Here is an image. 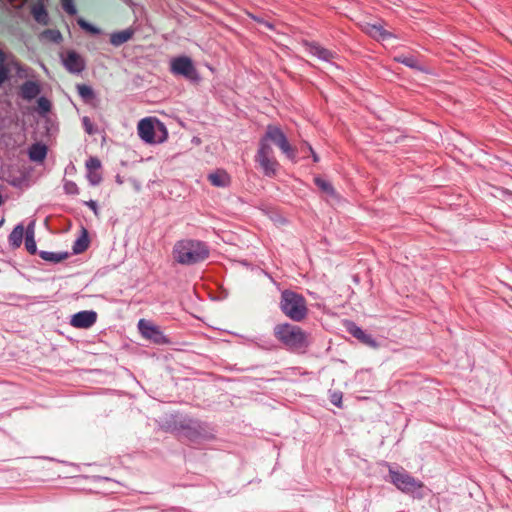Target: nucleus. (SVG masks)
<instances>
[{
	"label": "nucleus",
	"instance_id": "obj_21",
	"mask_svg": "<svg viewBox=\"0 0 512 512\" xmlns=\"http://www.w3.org/2000/svg\"><path fill=\"white\" fill-rule=\"evenodd\" d=\"M77 91H78L79 96L85 102H89L92 99H94V97H95L93 89L90 86L86 85V84H78L77 85Z\"/></svg>",
	"mask_w": 512,
	"mask_h": 512
},
{
	"label": "nucleus",
	"instance_id": "obj_28",
	"mask_svg": "<svg viewBox=\"0 0 512 512\" xmlns=\"http://www.w3.org/2000/svg\"><path fill=\"white\" fill-rule=\"evenodd\" d=\"M43 36L49 38L51 41L59 42L62 39L61 33L58 30L47 29L43 32Z\"/></svg>",
	"mask_w": 512,
	"mask_h": 512
},
{
	"label": "nucleus",
	"instance_id": "obj_22",
	"mask_svg": "<svg viewBox=\"0 0 512 512\" xmlns=\"http://www.w3.org/2000/svg\"><path fill=\"white\" fill-rule=\"evenodd\" d=\"M88 237L87 232L84 230L83 235L79 237L73 245V251L76 254L84 252L88 248Z\"/></svg>",
	"mask_w": 512,
	"mask_h": 512
},
{
	"label": "nucleus",
	"instance_id": "obj_36",
	"mask_svg": "<svg viewBox=\"0 0 512 512\" xmlns=\"http://www.w3.org/2000/svg\"><path fill=\"white\" fill-rule=\"evenodd\" d=\"M84 204L87 205L96 216H99L97 203L94 200L85 201Z\"/></svg>",
	"mask_w": 512,
	"mask_h": 512
},
{
	"label": "nucleus",
	"instance_id": "obj_9",
	"mask_svg": "<svg viewBox=\"0 0 512 512\" xmlns=\"http://www.w3.org/2000/svg\"><path fill=\"white\" fill-rule=\"evenodd\" d=\"M64 67L73 74L81 73L85 68L83 58L75 51L70 50L62 59Z\"/></svg>",
	"mask_w": 512,
	"mask_h": 512
},
{
	"label": "nucleus",
	"instance_id": "obj_29",
	"mask_svg": "<svg viewBox=\"0 0 512 512\" xmlns=\"http://www.w3.org/2000/svg\"><path fill=\"white\" fill-rule=\"evenodd\" d=\"M86 168L88 171H97L101 168V162L96 157H90L86 161Z\"/></svg>",
	"mask_w": 512,
	"mask_h": 512
},
{
	"label": "nucleus",
	"instance_id": "obj_2",
	"mask_svg": "<svg viewBox=\"0 0 512 512\" xmlns=\"http://www.w3.org/2000/svg\"><path fill=\"white\" fill-rule=\"evenodd\" d=\"M274 336L286 348L303 352L309 346L308 334L299 326L282 323L274 327Z\"/></svg>",
	"mask_w": 512,
	"mask_h": 512
},
{
	"label": "nucleus",
	"instance_id": "obj_37",
	"mask_svg": "<svg viewBox=\"0 0 512 512\" xmlns=\"http://www.w3.org/2000/svg\"><path fill=\"white\" fill-rule=\"evenodd\" d=\"M341 400H342V396L340 394H333L332 395L331 402L334 405L340 406Z\"/></svg>",
	"mask_w": 512,
	"mask_h": 512
},
{
	"label": "nucleus",
	"instance_id": "obj_17",
	"mask_svg": "<svg viewBox=\"0 0 512 512\" xmlns=\"http://www.w3.org/2000/svg\"><path fill=\"white\" fill-rule=\"evenodd\" d=\"M208 179L216 187H226L230 184V176L223 170L209 174Z\"/></svg>",
	"mask_w": 512,
	"mask_h": 512
},
{
	"label": "nucleus",
	"instance_id": "obj_1",
	"mask_svg": "<svg viewBox=\"0 0 512 512\" xmlns=\"http://www.w3.org/2000/svg\"><path fill=\"white\" fill-rule=\"evenodd\" d=\"M172 253L176 262L182 265H193L207 259L209 249L201 241L183 239L175 243Z\"/></svg>",
	"mask_w": 512,
	"mask_h": 512
},
{
	"label": "nucleus",
	"instance_id": "obj_38",
	"mask_svg": "<svg viewBox=\"0 0 512 512\" xmlns=\"http://www.w3.org/2000/svg\"><path fill=\"white\" fill-rule=\"evenodd\" d=\"M6 59H7L6 53L0 49V64H2V66H7L5 64Z\"/></svg>",
	"mask_w": 512,
	"mask_h": 512
},
{
	"label": "nucleus",
	"instance_id": "obj_35",
	"mask_svg": "<svg viewBox=\"0 0 512 512\" xmlns=\"http://www.w3.org/2000/svg\"><path fill=\"white\" fill-rule=\"evenodd\" d=\"M82 122H83V126H84L85 131L88 134H93L94 133V129H93V124H92L91 120L88 117L85 116V117H83Z\"/></svg>",
	"mask_w": 512,
	"mask_h": 512
},
{
	"label": "nucleus",
	"instance_id": "obj_23",
	"mask_svg": "<svg viewBox=\"0 0 512 512\" xmlns=\"http://www.w3.org/2000/svg\"><path fill=\"white\" fill-rule=\"evenodd\" d=\"M25 247L30 254H35L37 251L36 242L34 239V231L28 228L25 238Z\"/></svg>",
	"mask_w": 512,
	"mask_h": 512
},
{
	"label": "nucleus",
	"instance_id": "obj_3",
	"mask_svg": "<svg viewBox=\"0 0 512 512\" xmlns=\"http://www.w3.org/2000/svg\"><path fill=\"white\" fill-rule=\"evenodd\" d=\"M280 309L286 317L295 322H301L308 314L306 299L292 290L282 291Z\"/></svg>",
	"mask_w": 512,
	"mask_h": 512
},
{
	"label": "nucleus",
	"instance_id": "obj_32",
	"mask_svg": "<svg viewBox=\"0 0 512 512\" xmlns=\"http://www.w3.org/2000/svg\"><path fill=\"white\" fill-rule=\"evenodd\" d=\"M87 179L92 185H98L102 181V176L97 171H88Z\"/></svg>",
	"mask_w": 512,
	"mask_h": 512
},
{
	"label": "nucleus",
	"instance_id": "obj_11",
	"mask_svg": "<svg viewBox=\"0 0 512 512\" xmlns=\"http://www.w3.org/2000/svg\"><path fill=\"white\" fill-rule=\"evenodd\" d=\"M137 129L138 135L142 140H144L147 143L155 142V129L151 118H144L140 120Z\"/></svg>",
	"mask_w": 512,
	"mask_h": 512
},
{
	"label": "nucleus",
	"instance_id": "obj_27",
	"mask_svg": "<svg viewBox=\"0 0 512 512\" xmlns=\"http://www.w3.org/2000/svg\"><path fill=\"white\" fill-rule=\"evenodd\" d=\"M63 188L65 193L69 195H77L79 193V188L73 181H65Z\"/></svg>",
	"mask_w": 512,
	"mask_h": 512
},
{
	"label": "nucleus",
	"instance_id": "obj_16",
	"mask_svg": "<svg viewBox=\"0 0 512 512\" xmlns=\"http://www.w3.org/2000/svg\"><path fill=\"white\" fill-rule=\"evenodd\" d=\"M348 331L362 343L367 344L371 347L377 346L375 340L371 336L367 335L361 328H359L355 324L350 323Z\"/></svg>",
	"mask_w": 512,
	"mask_h": 512
},
{
	"label": "nucleus",
	"instance_id": "obj_26",
	"mask_svg": "<svg viewBox=\"0 0 512 512\" xmlns=\"http://www.w3.org/2000/svg\"><path fill=\"white\" fill-rule=\"evenodd\" d=\"M33 16L35 18V20L39 23H46V19H47V12L45 10V8L43 6H40L38 8H34L33 11Z\"/></svg>",
	"mask_w": 512,
	"mask_h": 512
},
{
	"label": "nucleus",
	"instance_id": "obj_4",
	"mask_svg": "<svg viewBox=\"0 0 512 512\" xmlns=\"http://www.w3.org/2000/svg\"><path fill=\"white\" fill-rule=\"evenodd\" d=\"M170 71L174 75L183 76L187 80L197 82L200 80L198 71L188 56H178L171 60Z\"/></svg>",
	"mask_w": 512,
	"mask_h": 512
},
{
	"label": "nucleus",
	"instance_id": "obj_8",
	"mask_svg": "<svg viewBox=\"0 0 512 512\" xmlns=\"http://www.w3.org/2000/svg\"><path fill=\"white\" fill-rule=\"evenodd\" d=\"M138 328L143 337L153 341L156 344H162L167 342L165 336L160 331V329L149 321L141 319L138 323Z\"/></svg>",
	"mask_w": 512,
	"mask_h": 512
},
{
	"label": "nucleus",
	"instance_id": "obj_13",
	"mask_svg": "<svg viewBox=\"0 0 512 512\" xmlns=\"http://www.w3.org/2000/svg\"><path fill=\"white\" fill-rule=\"evenodd\" d=\"M134 34L135 30L133 28H127L122 31L114 32L110 35V43L115 47L121 46L122 44L128 42Z\"/></svg>",
	"mask_w": 512,
	"mask_h": 512
},
{
	"label": "nucleus",
	"instance_id": "obj_12",
	"mask_svg": "<svg viewBox=\"0 0 512 512\" xmlns=\"http://www.w3.org/2000/svg\"><path fill=\"white\" fill-rule=\"evenodd\" d=\"M305 49L312 56L324 61H330L335 57V52L322 47L316 42H306Z\"/></svg>",
	"mask_w": 512,
	"mask_h": 512
},
{
	"label": "nucleus",
	"instance_id": "obj_40",
	"mask_svg": "<svg viewBox=\"0 0 512 512\" xmlns=\"http://www.w3.org/2000/svg\"><path fill=\"white\" fill-rule=\"evenodd\" d=\"M2 223H3V220L0 221V226L2 225Z\"/></svg>",
	"mask_w": 512,
	"mask_h": 512
},
{
	"label": "nucleus",
	"instance_id": "obj_5",
	"mask_svg": "<svg viewBox=\"0 0 512 512\" xmlns=\"http://www.w3.org/2000/svg\"><path fill=\"white\" fill-rule=\"evenodd\" d=\"M256 162L259 163L266 176L275 175L279 163L273 156L272 147L266 142L265 139L260 140L259 149L256 155Z\"/></svg>",
	"mask_w": 512,
	"mask_h": 512
},
{
	"label": "nucleus",
	"instance_id": "obj_33",
	"mask_svg": "<svg viewBox=\"0 0 512 512\" xmlns=\"http://www.w3.org/2000/svg\"><path fill=\"white\" fill-rule=\"evenodd\" d=\"M78 24L81 28H83L84 30L92 33V34H97L99 33V29L92 26L91 24H89L88 22H86L85 20L83 19H79L78 20Z\"/></svg>",
	"mask_w": 512,
	"mask_h": 512
},
{
	"label": "nucleus",
	"instance_id": "obj_14",
	"mask_svg": "<svg viewBox=\"0 0 512 512\" xmlns=\"http://www.w3.org/2000/svg\"><path fill=\"white\" fill-rule=\"evenodd\" d=\"M365 32L377 40H387L392 34L386 31L380 24H370L365 26Z\"/></svg>",
	"mask_w": 512,
	"mask_h": 512
},
{
	"label": "nucleus",
	"instance_id": "obj_10",
	"mask_svg": "<svg viewBox=\"0 0 512 512\" xmlns=\"http://www.w3.org/2000/svg\"><path fill=\"white\" fill-rule=\"evenodd\" d=\"M97 313L94 311H81L74 314L70 324L75 328L87 329L95 324Z\"/></svg>",
	"mask_w": 512,
	"mask_h": 512
},
{
	"label": "nucleus",
	"instance_id": "obj_7",
	"mask_svg": "<svg viewBox=\"0 0 512 512\" xmlns=\"http://www.w3.org/2000/svg\"><path fill=\"white\" fill-rule=\"evenodd\" d=\"M262 139H265L266 142L268 143V141H272L276 146H278L281 151L286 154V156L290 159H294L295 156H296V150L295 148H293L286 136L284 135V133L282 132V130L277 127V126H273V125H268L267 126V129H266V133H265V136L262 138Z\"/></svg>",
	"mask_w": 512,
	"mask_h": 512
},
{
	"label": "nucleus",
	"instance_id": "obj_39",
	"mask_svg": "<svg viewBox=\"0 0 512 512\" xmlns=\"http://www.w3.org/2000/svg\"><path fill=\"white\" fill-rule=\"evenodd\" d=\"M309 150L311 151V154H312V157H313V160L314 162H318L319 161V157L318 155L313 151L312 147L309 146Z\"/></svg>",
	"mask_w": 512,
	"mask_h": 512
},
{
	"label": "nucleus",
	"instance_id": "obj_20",
	"mask_svg": "<svg viewBox=\"0 0 512 512\" xmlns=\"http://www.w3.org/2000/svg\"><path fill=\"white\" fill-rule=\"evenodd\" d=\"M39 255L43 260L50 261L53 263H59L69 256L67 252L55 253L49 251H41Z\"/></svg>",
	"mask_w": 512,
	"mask_h": 512
},
{
	"label": "nucleus",
	"instance_id": "obj_31",
	"mask_svg": "<svg viewBox=\"0 0 512 512\" xmlns=\"http://www.w3.org/2000/svg\"><path fill=\"white\" fill-rule=\"evenodd\" d=\"M37 105H38V108H39L40 112H42V113H47V112L50 111L51 103L45 97L39 98L37 100Z\"/></svg>",
	"mask_w": 512,
	"mask_h": 512
},
{
	"label": "nucleus",
	"instance_id": "obj_24",
	"mask_svg": "<svg viewBox=\"0 0 512 512\" xmlns=\"http://www.w3.org/2000/svg\"><path fill=\"white\" fill-rule=\"evenodd\" d=\"M314 182L323 192L332 196L335 195V190L328 181L317 177L314 179Z\"/></svg>",
	"mask_w": 512,
	"mask_h": 512
},
{
	"label": "nucleus",
	"instance_id": "obj_18",
	"mask_svg": "<svg viewBox=\"0 0 512 512\" xmlns=\"http://www.w3.org/2000/svg\"><path fill=\"white\" fill-rule=\"evenodd\" d=\"M47 155V147L40 143L33 144L29 149V158L35 162H42Z\"/></svg>",
	"mask_w": 512,
	"mask_h": 512
},
{
	"label": "nucleus",
	"instance_id": "obj_30",
	"mask_svg": "<svg viewBox=\"0 0 512 512\" xmlns=\"http://www.w3.org/2000/svg\"><path fill=\"white\" fill-rule=\"evenodd\" d=\"M61 4H62L63 9L69 15H75L77 13V9L73 3V0H61Z\"/></svg>",
	"mask_w": 512,
	"mask_h": 512
},
{
	"label": "nucleus",
	"instance_id": "obj_6",
	"mask_svg": "<svg viewBox=\"0 0 512 512\" xmlns=\"http://www.w3.org/2000/svg\"><path fill=\"white\" fill-rule=\"evenodd\" d=\"M389 476L391 482L404 493H412L423 487V482L414 478L403 469L401 471L390 469Z\"/></svg>",
	"mask_w": 512,
	"mask_h": 512
},
{
	"label": "nucleus",
	"instance_id": "obj_15",
	"mask_svg": "<svg viewBox=\"0 0 512 512\" xmlns=\"http://www.w3.org/2000/svg\"><path fill=\"white\" fill-rule=\"evenodd\" d=\"M20 93L23 99L32 100L40 93V87L35 81H26L20 87Z\"/></svg>",
	"mask_w": 512,
	"mask_h": 512
},
{
	"label": "nucleus",
	"instance_id": "obj_25",
	"mask_svg": "<svg viewBox=\"0 0 512 512\" xmlns=\"http://www.w3.org/2000/svg\"><path fill=\"white\" fill-rule=\"evenodd\" d=\"M395 60L410 68H418V61L413 56L400 55L397 56Z\"/></svg>",
	"mask_w": 512,
	"mask_h": 512
},
{
	"label": "nucleus",
	"instance_id": "obj_34",
	"mask_svg": "<svg viewBox=\"0 0 512 512\" xmlns=\"http://www.w3.org/2000/svg\"><path fill=\"white\" fill-rule=\"evenodd\" d=\"M10 69L8 66L0 64V85L3 84L9 77Z\"/></svg>",
	"mask_w": 512,
	"mask_h": 512
},
{
	"label": "nucleus",
	"instance_id": "obj_19",
	"mask_svg": "<svg viewBox=\"0 0 512 512\" xmlns=\"http://www.w3.org/2000/svg\"><path fill=\"white\" fill-rule=\"evenodd\" d=\"M24 235L23 225H17L9 235V243L13 248L20 247Z\"/></svg>",
	"mask_w": 512,
	"mask_h": 512
}]
</instances>
